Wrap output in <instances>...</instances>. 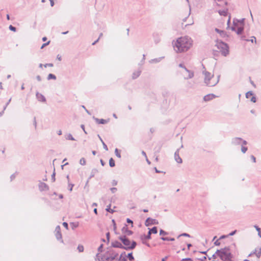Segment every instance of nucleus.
Wrapping results in <instances>:
<instances>
[{
	"mask_svg": "<svg viewBox=\"0 0 261 261\" xmlns=\"http://www.w3.org/2000/svg\"><path fill=\"white\" fill-rule=\"evenodd\" d=\"M216 97L215 95L213 94H209L204 96L203 99L205 101H209L210 100L213 99Z\"/></svg>",
	"mask_w": 261,
	"mask_h": 261,
	"instance_id": "obj_17",
	"label": "nucleus"
},
{
	"mask_svg": "<svg viewBox=\"0 0 261 261\" xmlns=\"http://www.w3.org/2000/svg\"><path fill=\"white\" fill-rule=\"evenodd\" d=\"M214 244L216 246H219L220 243L219 241V240H217L215 243H214Z\"/></svg>",
	"mask_w": 261,
	"mask_h": 261,
	"instance_id": "obj_51",
	"label": "nucleus"
},
{
	"mask_svg": "<svg viewBox=\"0 0 261 261\" xmlns=\"http://www.w3.org/2000/svg\"><path fill=\"white\" fill-rule=\"evenodd\" d=\"M141 240L142 241V243L144 244H146L145 240H144V238L143 237H141Z\"/></svg>",
	"mask_w": 261,
	"mask_h": 261,
	"instance_id": "obj_64",
	"label": "nucleus"
},
{
	"mask_svg": "<svg viewBox=\"0 0 261 261\" xmlns=\"http://www.w3.org/2000/svg\"><path fill=\"white\" fill-rule=\"evenodd\" d=\"M112 245L113 247H115V248L123 249V246L121 244V243H120L118 241H115V242H113Z\"/></svg>",
	"mask_w": 261,
	"mask_h": 261,
	"instance_id": "obj_18",
	"label": "nucleus"
},
{
	"mask_svg": "<svg viewBox=\"0 0 261 261\" xmlns=\"http://www.w3.org/2000/svg\"><path fill=\"white\" fill-rule=\"evenodd\" d=\"M115 153L118 158H121V154H120V152H119V150L117 148H116L115 149Z\"/></svg>",
	"mask_w": 261,
	"mask_h": 261,
	"instance_id": "obj_31",
	"label": "nucleus"
},
{
	"mask_svg": "<svg viewBox=\"0 0 261 261\" xmlns=\"http://www.w3.org/2000/svg\"><path fill=\"white\" fill-rule=\"evenodd\" d=\"M142 154L145 157V158H147V155H146V153L145 152V151H142Z\"/></svg>",
	"mask_w": 261,
	"mask_h": 261,
	"instance_id": "obj_63",
	"label": "nucleus"
},
{
	"mask_svg": "<svg viewBox=\"0 0 261 261\" xmlns=\"http://www.w3.org/2000/svg\"><path fill=\"white\" fill-rule=\"evenodd\" d=\"M160 235H166L167 234V232L162 229H161L160 231Z\"/></svg>",
	"mask_w": 261,
	"mask_h": 261,
	"instance_id": "obj_38",
	"label": "nucleus"
},
{
	"mask_svg": "<svg viewBox=\"0 0 261 261\" xmlns=\"http://www.w3.org/2000/svg\"><path fill=\"white\" fill-rule=\"evenodd\" d=\"M192 40L188 36L181 37L177 39L173 44V47L177 53L187 51L192 45Z\"/></svg>",
	"mask_w": 261,
	"mask_h": 261,
	"instance_id": "obj_1",
	"label": "nucleus"
},
{
	"mask_svg": "<svg viewBox=\"0 0 261 261\" xmlns=\"http://www.w3.org/2000/svg\"><path fill=\"white\" fill-rule=\"evenodd\" d=\"M158 222L156 220L152 219L151 218H148L145 221V225L149 226L152 224H157Z\"/></svg>",
	"mask_w": 261,
	"mask_h": 261,
	"instance_id": "obj_12",
	"label": "nucleus"
},
{
	"mask_svg": "<svg viewBox=\"0 0 261 261\" xmlns=\"http://www.w3.org/2000/svg\"><path fill=\"white\" fill-rule=\"evenodd\" d=\"M249 81H250V83L251 84V85H252L254 88H255V87H256V86H255V84L254 83V82L251 80V77H249Z\"/></svg>",
	"mask_w": 261,
	"mask_h": 261,
	"instance_id": "obj_43",
	"label": "nucleus"
},
{
	"mask_svg": "<svg viewBox=\"0 0 261 261\" xmlns=\"http://www.w3.org/2000/svg\"><path fill=\"white\" fill-rule=\"evenodd\" d=\"M111 191L112 193H114L117 191V188H111Z\"/></svg>",
	"mask_w": 261,
	"mask_h": 261,
	"instance_id": "obj_46",
	"label": "nucleus"
},
{
	"mask_svg": "<svg viewBox=\"0 0 261 261\" xmlns=\"http://www.w3.org/2000/svg\"><path fill=\"white\" fill-rule=\"evenodd\" d=\"M36 96L39 101H45L46 99H45V97L42 94L37 93L36 94Z\"/></svg>",
	"mask_w": 261,
	"mask_h": 261,
	"instance_id": "obj_19",
	"label": "nucleus"
},
{
	"mask_svg": "<svg viewBox=\"0 0 261 261\" xmlns=\"http://www.w3.org/2000/svg\"><path fill=\"white\" fill-rule=\"evenodd\" d=\"M106 236H107V240L108 241H109V239H110V232H107V234H106Z\"/></svg>",
	"mask_w": 261,
	"mask_h": 261,
	"instance_id": "obj_54",
	"label": "nucleus"
},
{
	"mask_svg": "<svg viewBox=\"0 0 261 261\" xmlns=\"http://www.w3.org/2000/svg\"><path fill=\"white\" fill-rule=\"evenodd\" d=\"M216 46L224 56H226L228 54L229 48L226 43L218 40L216 42Z\"/></svg>",
	"mask_w": 261,
	"mask_h": 261,
	"instance_id": "obj_6",
	"label": "nucleus"
},
{
	"mask_svg": "<svg viewBox=\"0 0 261 261\" xmlns=\"http://www.w3.org/2000/svg\"><path fill=\"white\" fill-rule=\"evenodd\" d=\"M51 79L56 80V76L54 74H53L49 73L48 75L47 80H51Z\"/></svg>",
	"mask_w": 261,
	"mask_h": 261,
	"instance_id": "obj_26",
	"label": "nucleus"
},
{
	"mask_svg": "<svg viewBox=\"0 0 261 261\" xmlns=\"http://www.w3.org/2000/svg\"><path fill=\"white\" fill-rule=\"evenodd\" d=\"M44 66L45 67H47V66H49V67H53V64L52 63H48V64H46L44 65Z\"/></svg>",
	"mask_w": 261,
	"mask_h": 261,
	"instance_id": "obj_45",
	"label": "nucleus"
},
{
	"mask_svg": "<svg viewBox=\"0 0 261 261\" xmlns=\"http://www.w3.org/2000/svg\"><path fill=\"white\" fill-rule=\"evenodd\" d=\"M55 236L57 240H62V234L61 232V228L59 225H58L55 229Z\"/></svg>",
	"mask_w": 261,
	"mask_h": 261,
	"instance_id": "obj_10",
	"label": "nucleus"
},
{
	"mask_svg": "<svg viewBox=\"0 0 261 261\" xmlns=\"http://www.w3.org/2000/svg\"><path fill=\"white\" fill-rule=\"evenodd\" d=\"M246 98H250V101L253 103L256 101V96L251 91H249L246 93Z\"/></svg>",
	"mask_w": 261,
	"mask_h": 261,
	"instance_id": "obj_9",
	"label": "nucleus"
},
{
	"mask_svg": "<svg viewBox=\"0 0 261 261\" xmlns=\"http://www.w3.org/2000/svg\"><path fill=\"white\" fill-rule=\"evenodd\" d=\"M36 79L38 81H41V76L40 75H37L36 76Z\"/></svg>",
	"mask_w": 261,
	"mask_h": 261,
	"instance_id": "obj_56",
	"label": "nucleus"
},
{
	"mask_svg": "<svg viewBox=\"0 0 261 261\" xmlns=\"http://www.w3.org/2000/svg\"><path fill=\"white\" fill-rule=\"evenodd\" d=\"M11 100V98H10V99L8 101V102L6 103V105L5 107H4V110H5V109H6V107H7V106L9 104V103L10 102Z\"/></svg>",
	"mask_w": 261,
	"mask_h": 261,
	"instance_id": "obj_50",
	"label": "nucleus"
},
{
	"mask_svg": "<svg viewBox=\"0 0 261 261\" xmlns=\"http://www.w3.org/2000/svg\"><path fill=\"white\" fill-rule=\"evenodd\" d=\"M253 254H255L256 257L259 258L261 256V247L255 248L254 251L249 254L248 256H250Z\"/></svg>",
	"mask_w": 261,
	"mask_h": 261,
	"instance_id": "obj_11",
	"label": "nucleus"
},
{
	"mask_svg": "<svg viewBox=\"0 0 261 261\" xmlns=\"http://www.w3.org/2000/svg\"><path fill=\"white\" fill-rule=\"evenodd\" d=\"M99 254H97L96 255V259H98L99 261H111L114 258H110L108 257H106L105 256H103L101 257V258H99Z\"/></svg>",
	"mask_w": 261,
	"mask_h": 261,
	"instance_id": "obj_15",
	"label": "nucleus"
},
{
	"mask_svg": "<svg viewBox=\"0 0 261 261\" xmlns=\"http://www.w3.org/2000/svg\"><path fill=\"white\" fill-rule=\"evenodd\" d=\"M55 172L54 171L53 174L51 175V180L53 182L55 181L56 178H55Z\"/></svg>",
	"mask_w": 261,
	"mask_h": 261,
	"instance_id": "obj_39",
	"label": "nucleus"
},
{
	"mask_svg": "<svg viewBox=\"0 0 261 261\" xmlns=\"http://www.w3.org/2000/svg\"><path fill=\"white\" fill-rule=\"evenodd\" d=\"M251 159L252 160L253 162L254 163H255V158L254 157V156L251 155Z\"/></svg>",
	"mask_w": 261,
	"mask_h": 261,
	"instance_id": "obj_57",
	"label": "nucleus"
},
{
	"mask_svg": "<svg viewBox=\"0 0 261 261\" xmlns=\"http://www.w3.org/2000/svg\"><path fill=\"white\" fill-rule=\"evenodd\" d=\"M174 158L175 161L178 163H182V159L180 158L179 155V149H177V150L174 153Z\"/></svg>",
	"mask_w": 261,
	"mask_h": 261,
	"instance_id": "obj_16",
	"label": "nucleus"
},
{
	"mask_svg": "<svg viewBox=\"0 0 261 261\" xmlns=\"http://www.w3.org/2000/svg\"><path fill=\"white\" fill-rule=\"evenodd\" d=\"M180 236H185V237H190V236L189 234L186 233H182L181 234L179 235L178 236V237H179Z\"/></svg>",
	"mask_w": 261,
	"mask_h": 261,
	"instance_id": "obj_44",
	"label": "nucleus"
},
{
	"mask_svg": "<svg viewBox=\"0 0 261 261\" xmlns=\"http://www.w3.org/2000/svg\"><path fill=\"white\" fill-rule=\"evenodd\" d=\"M168 256H165V257H164L162 259V261H166L167 260V259L168 258Z\"/></svg>",
	"mask_w": 261,
	"mask_h": 261,
	"instance_id": "obj_60",
	"label": "nucleus"
},
{
	"mask_svg": "<svg viewBox=\"0 0 261 261\" xmlns=\"http://www.w3.org/2000/svg\"><path fill=\"white\" fill-rule=\"evenodd\" d=\"M216 254L223 261H231L233 258L229 248L227 247L217 250Z\"/></svg>",
	"mask_w": 261,
	"mask_h": 261,
	"instance_id": "obj_3",
	"label": "nucleus"
},
{
	"mask_svg": "<svg viewBox=\"0 0 261 261\" xmlns=\"http://www.w3.org/2000/svg\"><path fill=\"white\" fill-rule=\"evenodd\" d=\"M119 239L122 241L123 245V249L128 250L134 249L136 246V242L133 241L130 243V241L125 236H120Z\"/></svg>",
	"mask_w": 261,
	"mask_h": 261,
	"instance_id": "obj_5",
	"label": "nucleus"
},
{
	"mask_svg": "<svg viewBox=\"0 0 261 261\" xmlns=\"http://www.w3.org/2000/svg\"><path fill=\"white\" fill-rule=\"evenodd\" d=\"M39 189L41 191H48L49 190V187L45 183L40 182L39 184Z\"/></svg>",
	"mask_w": 261,
	"mask_h": 261,
	"instance_id": "obj_13",
	"label": "nucleus"
},
{
	"mask_svg": "<svg viewBox=\"0 0 261 261\" xmlns=\"http://www.w3.org/2000/svg\"><path fill=\"white\" fill-rule=\"evenodd\" d=\"M182 74L185 79H191L194 76V73L192 71L187 69L186 67H184V70L182 72Z\"/></svg>",
	"mask_w": 261,
	"mask_h": 261,
	"instance_id": "obj_8",
	"label": "nucleus"
},
{
	"mask_svg": "<svg viewBox=\"0 0 261 261\" xmlns=\"http://www.w3.org/2000/svg\"><path fill=\"white\" fill-rule=\"evenodd\" d=\"M106 211L107 212H110L111 213H113L114 212V211L111 209L110 205L107 206V207L106 208Z\"/></svg>",
	"mask_w": 261,
	"mask_h": 261,
	"instance_id": "obj_36",
	"label": "nucleus"
},
{
	"mask_svg": "<svg viewBox=\"0 0 261 261\" xmlns=\"http://www.w3.org/2000/svg\"><path fill=\"white\" fill-rule=\"evenodd\" d=\"M204 75V82L206 85L213 87L215 86L219 81L220 75L217 77H214V74L206 71L203 72Z\"/></svg>",
	"mask_w": 261,
	"mask_h": 261,
	"instance_id": "obj_4",
	"label": "nucleus"
},
{
	"mask_svg": "<svg viewBox=\"0 0 261 261\" xmlns=\"http://www.w3.org/2000/svg\"><path fill=\"white\" fill-rule=\"evenodd\" d=\"M246 41H251L252 43L254 42L255 43H256V38L254 36H252L251 39L250 40L246 39Z\"/></svg>",
	"mask_w": 261,
	"mask_h": 261,
	"instance_id": "obj_29",
	"label": "nucleus"
},
{
	"mask_svg": "<svg viewBox=\"0 0 261 261\" xmlns=\"http://www.w3.org/2000/svg\"><path fill=\"white\" fill-rule=\"evenodd\" d=\"M217 254H216V252L213 255V256L211 257H209L208 259L211 260L212 258L213 259H215L217 258Z\"/></svg>",
	"mask_w": 261,
	"mask_h": 261,
	"instance_id": "obj_40",
	"label": "nucleus"
},
{
	"mask_svg": "<svg viewBox=\"0 0 261 261\" xmlns=\"http://www.w3.org/2000/svg\"><path fill=\"white\" fill-rule=\"evenodd\" d=\"M161 239L163 241H174V238H168V237H162L161 238Z\"/></svg>",
	"mask_w": 261,
	"mask_h": 261,
	"instance_id": "obj_27",
	"label": "nucleus"
},
{
	"mask_svg": "<svg viewBox=\"0 0 261 261\" xmlns=\"http://www.w3.org/2000/svg\"><path fill=\"white\" fill-rule=\"evenodd\" d=\"M50 3V5L53 7L54 5V0H49Z\"/></svg>",
	"mask_w": 261,
	"mask_h": 261,
	"instance_id": "obj_55",
	"label": "nucleus"
},
{
	"mask_svg": "<svg viewBox=\"0 0 261 261\" xmlns=\"http://www.w3.org/2000/svg\"><path fill=\"white\" fill-rule=\"evenodd\" d=\"M127 257L129 260L132 261L134 259V256L132 253H129L127 255Z\"/></svg>",
	"mask_w": 261,
	"mask_h": 261,
	"instance_id": "obj_32",
	"label": "nucleus"
},
{
	"mask_svg": "<svg viewBox=\"0 0 261 261\" xmlns=\"http://www.w3.org/2000/svg\"><path fill=\"white\" fill-rule=\"evenodd\" d=\"M122 232L125 236H130L133 233L132 231L128 230V227L126 225L122 228Z\"/></svg>",
	"mask_w": 261,
	"mask_h": 261,
	"instance_id": "obj_14",
	"label": "nucleus"
},
{
	"mask_svg": "<svg viewBox=\"0 0 261 261\" xmlns=\"http://www.w3.org/2000/svg\"><path fill=\"white\" fill-rule=\"evenodd\" d=\"M228 237V236H225V235H223V236H222L220 237L219 239L221 240L222 239H223V238H225L226 237Z\"/></svg>",
	"mask_w": 261,
	"mask_h": 261,
	"instance_id": "obj_58",
	"label": "nucleus"
},
{
	"mask_svg": "<svg viewBox=\"0 0 261 261\" xmlns=\"http://www.w3.org/2000/svg\"><path fill=\"white\" fill-rule=\"evenodd\" d=\"M49 41H48L47 43L43 44L42 46H41V48H43L44 46H45L46 45H48L49 44Z\"/></svg>",
	"mask_w": 261,
	"mask_h": 261,
	"instance_id": "obj_52",
	"label": "nucleus"
},
{
	"mask_svg": "<svg viewBox=\"0 0 261 261\" xmlns=\"http://www.w3.org/2000/svg\"><path fill=\"white\" fill-rule=\"evenodd\" d=\"M127 222L131 223L132 224H133V221L129 218L127 219Z\"/></svg>",
	"mask_w": 261,
	"mask_h": 261,
	"instance_id": "obj_59",
	"label": "nucleus"
},
{
	"mask_svg": "<svg viewBox=\"0 0 261 261\" xmlns=\"http://www.w3.org/2000/svg\"><path fill=\"white\" fill-rule=\"evenodd\" d=\"M215 30H216V32H218V33H220L221 35H222V34H224V32H223V31H220V30H219V29H215Z\"/></svg>",
	"mask_w": 261,
	"mask_h": 261,
	"instance_id": "obj_48",
	"label": "nucleus"
},
{
	"mask_svg": "<svg viewBox=\"0 0 261 261\" xmlns=\"http://www.w3.org/2000/svg\"><path fill=\"white\" fill-rule=\"evenodd\" d=\"M96 121L97 122V123L98 124H105L107 122V121L105 119H98V118H96Z\"/></svg>",
	"mask_w": 261,
	"mask_h": 261,
	"instance_id": "obj_21",
	"label": "nucleus"
},
{
	"mask_svg": "<svg viewBox=\"0 0 261 261\" xmlns=\"http://www.w3.org/2000/svg\"><path fill=\"white\" fill-rule=\"evenodd\" d=\"M109 165H110V166L111 167H113L115 166V161L113 159V158H111L110 159V160H109Z\"/></svg>",
	"mask_w": 261,
	"mask_h": 261,
	"instance_id": "obj_25",
	"label": "nucleus"
},
{
	"mask_svg": "<svg viewBox=\"0 0 261 261\" xmlns=\"http://www.w3.org/2000/svg\"><path fill=\"white\" fill-rule=\"evenodd\" d=\"M74 186V185L71 183H68V189L71 192L72 191V188Z\"/></svg>",
	"mask_w": 261,
	"mask_h": 261,
	"instance_id": "obj_35",
	"label": "nucleus"
},
{
	"mask_svg": "<svg viewBox=\"0 0 261 261\" xmlns=\"http://www.w3.org/2000/svg\"><path fill=\"white\" fill-rule=\"evenodd\" d=\"M244 18H242L240 20L234 19L232 25L231 27H229L230 22V17L229 16L227 20L228 27L232 31H234L238 35H241L242 34L244 30Z\"/></svg>",
	"mask_w": 261,
	"mask_h": 261,
	"instance_id": "obj_2",
	"label": "nucleus"
},
{
	"mask_svg": "<svg viewBox=\"0 0 261 261\" xmlns=\"http://www.w3.org/2000/svg\"><path fill=\"white\" fill-rule=\"evenodd\" d=\"M102 247H103V245L101 244L100 245V246L98 247V251L99 252H101L102 251Z\"/></svg>",
	"mask_w": 261,
	"mask_h": 261,
	"instance_id": "obj_47",
	"label": "nucleus"
},
{
	"mask_svg": "<svg viewBox=\"0 0 261 261\" xmlns=\"http://www.w3.org/2000/svg\"><path fill=\"white\" fill-rule=\"evenodd\" d=\"M141 237H143L144 238V240H149V239H151V235L148 232V234L147 236H142Z\"/></svg>",
	"mask_w": 261,
	"mask_h": 261,
	"instance_id": "obj_30",
	"label": "nucleus"
},
{
	"mask_svg": "<svg viewBox=\"0 0 261 261\" xmlns=\"http://www.w3.org/2000/svg\"><path fill=\"white\" fill-rule=\"evenodd\" d=\"M140 73H141L140 70H137V71L134 72L133 74V78L134 79L137 78L140 75Z\"/></svg>",
	"mask_w": 261,
	"mask_h": 261,
	"instance_id": "obj_20",
	"label": "nucleus"
},
{
	"mask_svg": "<svg viewBox=\"0 0 261 261\" xmlns=\"http://www.w3.org/2000/svg\"><path fill=\"white\" fill-rule=\"evenodd\" d=\"M9 29L13 32H15L16 30V29L15 27L12 26V25H10L9 27Z\"/></svg>",
	"mask_w": 261,
	"mask_h": 261,
	"instance_id": "obj_37",
	"label": "nucleus"
},
{
	"mask_svg": "<svg viewBox=\"0 0 261 261\" xmlns=\"http://www.w3.org/2000/svg\"><path fill=\"white\" fill-rule=\"evenodd\" d=\"M63 225L65 228H66V229H68V223L67 222H63Z\"/></svg>",
	"mask_w": 261,
	"mask_h": 261,
	"instance_id": "obj_42",
	"label": "nucleus"
},
{
	"mask_svg": "<svg viewBox=\"0 0 261 261\" xmlns=\"http://www.w3.org/2000/svg\"><path fill=\"white\" fill-rule=\"evenodd\" d=\"M232 143L236 145L241 144L242 146L241 150L243 153H245V146H243L245 144V141L240 138H236L233 140Z\"/></svg>",
	"mask_w": 261,
	"mask_h": 261,
	"instance_id": "obj_7",
	"label": "nucleus"
},
{
	"mask_svg": "<svg viewBox=\"0 0 261 261\" xmlns=\"http://www.w3.org/2000/svg\"><path fill=\"white\" fill-rule=\"evenodd\" d=\"M80 163L82 165H85L86 164V160L84 158H82L80 161Z\"/></svg>",
	"mask_w": 261,
	"mask_h": 261,
	"instance_id": "obj_34",
	"label": "nucleus"
},
{
	"mask_svg": "<svg viewBox=\"0 0 261 261\" xmlns=\"http://www.w3.org/2000/svg\"><path fill=\"white\" fill-rule=\"evenodd\" d=\"M219 14L222 16H226L227 15V10H219L218 11Z\"/></svg>",
	"mask_w": 261,
	"mask_h": 261,
	"instance_id": "obj_23",
	"label": "nucleus"
},
{
	"mask_svg": "<svg viewBox=\"0 0 261 261\" xmlns=\"http://www.w3.org/2000/svg\"><path fill=\"white\" fill-rule=\"evenodd\" d=\"M57 59H58V60H59V61H61V60H62V58H61V57L60 55H58L57 56Z\"/></svg>",
	"mask_w": 261,
	"mask_h": 261,
	"instance_id": "obj_62",
	"label": "nucleus"
},
{
	"mask_svg": "<svg viewBox=\"0 0 261 261\" xmlns=\"http://www.w3.org/2000/svg\"><path fill=\"white\" fill-rule=\"evenodd\" d=\"M77 249L80 252H82L84 251V247L82 245H79Z\"/></svg>",
	"mask_w": 261,
	"mask_h": 261,
	"instance_id": "obj_33",
	"label": "nucleus"
},
{
	"mask_svg": "<svg viewBox=\"0 0 261 261\" xmlns=\"http://www.w3.org/2000/svg\"><path fill=\"white\" fill-rule=\"evenodd\" d=\"M158 232L157 227L154 226L151 229H149L148 232L151 234V233L155 234Z\"/></svg>",
	"mask_w": 261,
	"mask_h": 261,
	"instance_id": "obj_22",
	"label": "nucleus"
},
{
	"mask_svg": "<svg viewBox=\"0 0 261 261\" xmlns=\"http://www.w3.org/2000/svg\"><path fill=\"white\" fill-rule=\"evenodd\" d=\"M66 139L67 140H74V138L72 137V136L70 134H68L66 136Z\"/></svg>",
	"mask_w": 261,
	"mask_h": 261,
	"instance_id": "obj_28",
	"label": "nucleus"
},
{
	"mask_svg": "<svg viewBox=\"0 0 261 261\" xmlns=\"http://www.w3.org/2000/svg\"><path fill=\"white\" fill-rule=\"evenodd\" d=\"M206 259V256H203V257H202L201 258H200V259L201 261H204Z\"/></svg>",
	"mask_w": 261,
	"mask_h": 261,
	"instance_id": "obj_61",
	"label": "nucleus"
},
{
	"mask_svg": "<svg viewBox=\"0 0 261 261\" xmlns=\"http://www.w3.org/2000/svg\"><path fill=\"white\" fill-rule=\"evenodd\" d=\"M236 232V230H234L232 232H231V233H230L228 236H233V234H234Z\"/></svg>",
	"mask_w": 261,
	"mask_h": 261,
	"instance_id": "obj_53",
	"label": "nucleus"
},
{
	"mask_svg": "<svg viewBox=\"0 0 261 261\" xmlns=\"http://www.w3.org/2000/svg\"><path fill=\"white\" fill-rule=\"evenodd\" d=\"M102 145H103V148L106 150H108V148L107 146V145L105 144V143L104 142H102Z\"/></svg>",
	"mask_w": 261,
	"mask_h": 261,
	"instance_id": "obj_41",
	"label": "nucleus"
},
{
	"mask_svg": "<svg viewBox=\"0 0 261 261\" xmlns=\"http://www.w3.org/2000/svg\"><path fill=\"white\" fill-rule=\"evenodd\" d=\"M254 228L256 230V231L258 232V236L261 238V229L259 228L257 225H255L254 226Z\"/></svg>",
	"mask_w": 261,
	"mask_h": 261,
	"instance_id": "obj_24",
	"label": "nucleus"
},
{
	"mask_svg": "<svg viewBox=\"0 0 261 261\" xmlns=\"http://www.w3.org/2000/svg\"><path fill=\"white\" fill-rule=\"evenodd\" d=\"M112 185H113V186H116V185H117V181L116 180H113L112 181Z\"/></svg>",
	"mask_w": 261,
	"mask_h": 261,
	"instance_id": "obj_49",
	"label": "nucleus"
}]
</instances>
